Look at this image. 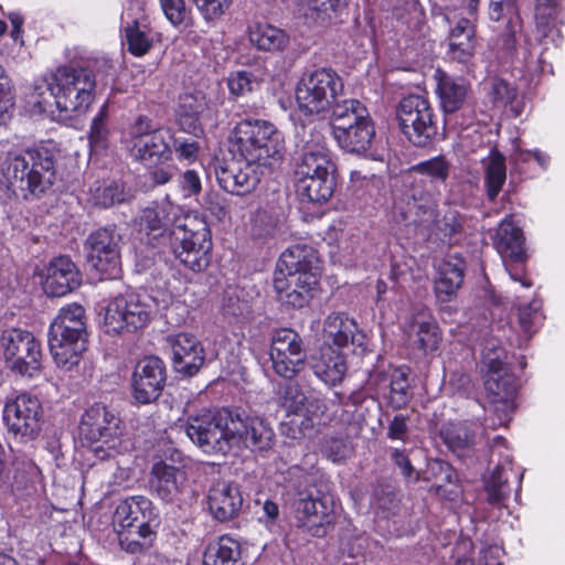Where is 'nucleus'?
<instances>
[{"mask_svg":"<svg viewBox=\"0 0 565 565\" xmlns=\"http://www.w3.org/2000/svg\"><path fill=\"white\" fill-rule=\"evenodd\" d=\"M137 224L149 239H168L175 258L190 270L201 273L210 265L212 239L207 223L183 213L168 198L142 209Z\"/></svg>","mask_w":565,"mask_h":565,"instance_id":"obj_1","label":"nucleus"},{"mask_svg":"<svg viewBox=\"0 0 565 565\" xmlns=\"http://www.w3.org/2000/svg\"><path fill=\"white\" fill-rule=\"evenodd\" d=\"M273 284L281 303L292 308L305 307L318 285L316 249L306 244L288 247L277 262Z\"/></svg>","mask_w":565,"mask_h":565,"instance_id":"obj_2","label":"nucleus"},{"mask_svg":"<svg viewBox=\"0 0 565 565\" xmlns=\"http://www.w3.org/2000/svg\"><path fill=\"white\" fill-rule=\"evenodd\" d=\"M231 145L233 153L245 163L269 170L281 160L285 150L282 134L264 119L239 121L231 134Z\"/></svg>","mask_w":565,"mask_h":565,"instance_id":"obj_3","label":"nucleus"},{"mask_svg":"<svg viewBox=\"0 0 565 565\" xmlns=\"http://www.w3.org/2000/svg\"><path fill=\"white\" fill-rule=\"evenodd\" d=\"M56 177L55 153L45 147L26 149L14 156L7 168L9 188L25 200L49 193Z\"/></svg>","mask_w":565,"mask_h":565,"instance_id":"obj_4","label":"nucleus"},{"mask_svg":"<svg viewBox=\"0 0 565 565\" xmlns=\"http://www.w3.org/2000/svg\"><path fill=\"white\" fill-rule=\"evenodd\" d=\"M86 342L85 309L77 303L63 307L49 330V348L57 366L77 365Z\"/></svg>","mask_w":565,"mask_h":565,"instance_id":"obj_5","label":"nucleus"},{"mask_svg":"<svg viewBox=\"0 0 565 565\" xmlns=\"http://www.w3.org/2000/svg\"><path fill=\"white\" fill-rule=\"evenodd\" d=\"M233 408L201 409L188 416L184 430L207 455H226L232 449Z\"/></svg>","mask_w":565,"mask_h":565,"instance_id":"obj_6","label":"nucleus"},{"mask_svg":"<svg viewBox=\"0 0 565 565\" xmlns=\"http://www.w3.org/2000/svg\"><path fill=\"white\" fill-rule=\"evenodd\" d=\"M81 437L90 444L96 458L105 460L117 454L122 435L118 414L103 403H95L82 415Z\"/></svg>","mask_w":565,"mask_h":565,"instance_id":"obj_7","label":"nucleus"},{"mask_svg":"<svg viewBox=\"0 0 565 565\" xmlns=\"http://www.w3.org/2000/svg\"><path fill=\"white\" fill-rule=\"evenodd\" d=\"M154 307V301L149 296L132 291L120 294L105 306L103 329L110 335L135 332L150 322Z\"/></svg>","mask_w":565,"mask_h":565,"instance_id":"obj_8","label":"nucleus"},{"mask_svg":"<svg viewBox=\"0 0 565 565\" xmlns=\"http://www.w3.org/2000/svg\"><path fill=\"white\" fill-rule=\"evenodd\" d=\"M342 94L341 77L331 68L320 67L302 74L296 87V102L305 115H323Z\"/></svg>","mask_w":565,"mask_h":565,"instance_id":"obj_9","label":"nucleus"},{"mask_svg":"<svg viewBox=\"0 0 565 565\" xmlns=\"http://www.w3.org/2000/svg\"><path fill=\"white\" fill-rule=\"evenodd\" d=\"M507 358L505 350L498 351L495 355L491 352L486 355V397L497 413L499 425H505L510 420L515 407L516 379L507 367Z\"/></svg>","mask_w":565,"mask_h":565,"instance_id":"obj_10","label":"nucleus"},{"mask_svg":"<svg viewBox=\"0 0 565 565\" xmlns=\"http://www.w3.org/2000/svg\"><path fill=\"white\" fill-rule=\"evenodd\" d=\"M311 475H306V487L297 492L295 514L299 529L313 537H323L332 524L333 499L319 489Z\"/></svg>","mask_w":565,"mask_h":565,"instance_id":"obj_11","label":"nucleus"},{"mask_svg":"<svg viewBox=\"0 0 565 565\" xmlns=\"http://www.w3.org/2000/svg\"><path fill=\"white\" fill-rule=\"evenodd\" d=\"M55 107L65 116L85 111L96 87L94 73L84 67L61 66L54 72Z\"/></svg>","mask_w":565,"mask_h":565,"instance_id":"obj_12","label":"nucleus"},{"mask_svg":"<svg viewBox=\"0 0 565 565\" xmlns=\"http://www.w3.org/2000/svg\"><path fill=\"white\" fill-rule=\"evenodd\" d=\"M401 131L416 147H425L437 135L436 115L429 100L420 95H408L396 108Z\"/></svg>","mask_w":565,"mask_h":565,"instance_id":"obj_13","label":"nucleus"},{"mask_svg":"<svg viewBox=\"0 0 565 565\" xmlns=\"http://www.w3.org/2000/svg\"><path fill=\"white\" fill-rule=\"evenodd\" d=\"M121 239L116 226L100 227L90 233L85 241L88 265L106 278H117L121 273Z\"/></svg>","mask_w":565,"mask_h":565,"instance_id":"obj_14","label":"nucleus"},{"mask_svg":"<svg viewBox=\"0 0 565 565\" xmlns=\"http://www.w3.org/2000/svg\"><path fill=\"white\" fill-rule=\"evenodd\" d=\"M8 367L22 376L33 377L41 369V347L35 337L25 330L11 329L1 338Z\"/></svg>","mask_w":565,"mask_h":565,"instance_id":"obj_15","label":"nucleus"},{"mask_svg":"<svg viewBox=\"0 0 565 565\" xmlns=\"http://www.w3.org/2000/svg\"><path fill=\"white\" fill-rule=\"evenodd\" d=\"M269 355L274 372L286 380L295 379L307 364L303 341L292 329L275 331Z\"/></svg>","mask_w":565,"mask_h":565,"instance_id":"obj_16","label":"nucleus"},{"mask_svg":"<svg viewBox=\"0 0 565 565\" xmlns=\"http://www.w3.org/2000/svg\"><path fill=\"white\" fill-rule=\"evenodd\" d=\"M232 448L243 444L252 451L264 452L275 445V433L269 423L257 415H250L245 409L233 408Z\"/></svg>","mask_w":565,"mask_h":565,"instance_id":"obj_17","label":"nucleus"},{"mask_svg":"<svg viewBox=\"0 0 565 565\" xmlns=\"http://www.w3.org/2000/svg\"><path fill=\"white\" fill-rule=\"evenodd\" d=\"M42 414L39 398L30 393H21L6 404L3 419L14 435L34 438L40 431Z\"/></svg>","mask_w":565,"mask_h":565,"instance_id":"obj_18","label":"nucleus"},{"mask_svg":"<svg viewBox=\"0 0 565 565\" xmlns=\"http://www.w3.org/2000/svg\"><path fill=\"white\" fill-rule=\"evenodd\" d=\"M167 381L166 365L157 356H147L135 366L131 377V394L138 404L156 402Z\"/></svg>","mask_w":565,"mask_h":565,"instance_id":"obj_19","label":"nucleus"},{"mask_svg":"<svg viewBox=\"0 0 565 565\" xmlns=\"http://www.w3.org/2000/svg\"><path fill=\"white\" fill-rule=\"evenodd\" d=\"M172 353V366L183 376L195 375L204 364L205 351L195 335L186 332L167 338Z\"/></svg>","mask_w":565,"mask_h":565,"instance_id":"obj_20","label":"nucleus"},{"mask_svg":"<svg viewBox=\"0 0 565 565\" xmlns=\"http://www.w3.org/2000/svg\"><path fill=\"white\" fill-rule=\"evenodd\" d=\"M173 135L170 129L161 127L151 135H146L132 143L131 156L146 166H158L170 161L173 156Z\"/></svg>","mask_w":565,"mask_h":565,"instance_id":"obj_21","label":"nucleus"},{"mask_svg":"<svg viewBox=\"0 0 565 565\" xmlns=\"http://www.w3.org/2000/svg\"><path fill=\"white\" fill-rule=\"evenodd\" d=\"M214 172L220 186L228 193L245 195L258 185L260 179L252 164L241 167L235 161L217 162Z\"/></svg>","mask_w":565,"mask_h":565,"instance_id":"obj_22","label":"nucleus"},{"mask_svg":"<svg viewBox=\"0 0 565 565\" xmlns=\"http://www.w3.org/2000/svg\"><path fill=\"white\" fill-rule=\"evenodd\" d=\"M466 271V262L458 255H449L437 269L434 280V292L439 305L454 301L462 287Z\"/></svg>","mask_w":565,"mask_h":565,"instance_id":"obj_23","label":"nucleus"},{"mask_svg":"<svg viewBox=\"0 0 565 565\" xmlns=\"http://www.w3.org/2000/svg\"><path fill=\"white\" fill-rule=\"evenodd\" d=\"M330 171H335V166L330 151L320 143V136L312 141H306L296 162L295 181L324 177Z\"/></svg>","mask_w":565,"mask_h":565,"instance_id":"obj_24","label":"nucleus"},{"mask_svg":"<svg viewBox=\"0 0 565 565\" xmlns=\"http://www.w3.org/2000/svg\"><path fill=\"white\" fill-rule=\"evenodd\" d=\"M81 285V274L67 256L55 257L46 267L44 291L51 297H62Z\"/></svg>","mask_w":565,"mask_h":565,"instance_id":"obj_25","label":"nucleus"},{"mask_svg":"<svg viewBox=\"0 0 565 565\" xmlns=\"http://www.w3.org/2000/svg\"><path fill=\"white\" fill-rule=\"evenodd\" d=\"M159 522V514L151 500L134 495L122 500L116 508L113 525L115 531Z\"/></svg>","mask_w":565,"mask_h":565,"instance_id":"obj_26","label":"nucleus"},{"mask_svg":"<svg viewBox=\"0 0 565 565\" xmlns=\"http://www.w3.org/2000/svg\"><path fill=\"white\" fill-rule=\"evenodd\" d=\"M476 49L477 41L473 24L467 19H460L449 33L448 58L461 64L469 73L475 67Z\"/></svg>","mask_w":565,"mask_h":565,"instance_id":"obj_27","label":"nucleus"},{"mask_svg":"<svg viewBox=\"0 0 565 565\" xmlns=\"http://www.w3.org/2000/svg\"><path fill=\"white\" fill-rule=\"evenodd\" d=\"M207 501L211 514L220 522L236 518L243 507V495L239 487L225 481L211 487Z\"/></svg>","mask_w":565,"mask_h":565,"instance_id":"obj_28","label":"nucleus"},{"mask_svg":"<svg viewBox=\"0 0 565 565\" xmlns=\"http://www.w3.org/2000/svg\"><path fill=\"white\" fill-rule=\"evenodd\" d=\"M309 365L313 374L329 386L340 384L348 370L342 352L329 343L309 358Z\"/></svg>","mask_w":565,"mask_h":565,"instance_id":"obj_29","label":"nucleus"},{"mask_svg":"<svg viewBox=\"0 0 565 565\" xmlns=\"http://www.w3.org/2000/svg\"><path fill=\"white\" fill-rule=\"evenodd\" d=\"M524 242L522 230L505 217L497 228L493 245L503 262L524 263L527 258Z\"/></svg>","mask_w":565,"mask_h":565,"instance_id":"obj_30","label":"nucleus"},{"mask_svg":"<svg viewBox=\"0 0 565 565\" xmlns=\"http://www.w3.org/2000/svg\"><path fill=\"white\" fill-rule=\"evenodd\" d=\"M185 481L184 472L164 461L156 462L149 481L150 490L163 501H172Z\"/></svg>","mask_w":565,"mask_h":565,"instance_id":"obj_31","label":"nucleus"},{"mask_svg":"<svg viewBox=\"0 0 565 565\" xmlns=\"http://www.w3.org/2000/svg\"><path fill=\"white\" fill-rule=\"evenodd\" d=\"M436 79L443 110L447 114L459 110L467 99L469 83L463 77H454L443 71H437Z\"/></svg>","mask_w":565,"mask_h":565,"instance_id":"obj_32","label":"nucleus"},{"mask_svg":"<svg viewBox=\"0 0 565 565\" xmlns=\"http://www.w3.org/2000/svg\"><path fill=\"white\" fill-rule=\"evenodd\" d=\"M374 136L375 130L370 116L333 132V137L339 146L349 152L366 151Z\"/></svg>","mask_w":565,"mask_h":565,"instance_id":"obj_33","label":"nucleus"},{"mask_svg":"<svg viewBox=\"0 0 565 565\" xmlns=\"http://www.w3.org/2000/svg\"><path fill=\"white\" fill-rule=\"evenodd\" d=\"M159 522L136 525V527L116 530L120 547L130 554H141L149 551L157 539L156 527Z\"/></svg>","mask_w":565,"mask_h":565,"instance_id":"obj_34","label":"nucleus"},{"mask_svg":"<svg viewBox=\"0 0 565 565\" xmlns=\"http://www.w3.org/2000/svg\"><path fill=\"white\" fill-rule=\"evenodd\" d=\"M296 193L302 202L324 203L333 194L335 188L334 171L324 177L295 181Z\"/></svg>","mask_w":565,"mask_h":565,"instance_id":"obj_35","label":"nucleus"},{"mask_svg":"<svg viewBox=\"0 0 565 565\" xmlns=\"http://www.w3.org/2000/svg\"><path fill=\"white\" fill-rule=\"evenodd\" d=\"M241 544L228 535L211 542L203 554V565H241Z\"/></svg>","mask_w":565,"mask_h":565,"instance_id":"obj_36","label":"nucleus"},{"mask_svg":"<svg viewBox=\"0 0 565 565\" xmlns=\"http://www.w3.org/2000/svg\"><path fill=\"white\" fill-rule=\"evenodd\" d=\"M358 326L353 319L343 313L329 315L323 323V337L328 342L340 348L354 342Z\"/></svg>","mask_w":565,"mask_h":565,"instance_id":"obj_37","label":"nucleus"},{"mask_svg":"<svg viewBox=\"0 0 565 565\" xmlns=\"http://www.w3.org/2000/svg\"><path fill=\"white\" fill-rule=\"evenodd\" d=\"M413 326L416 330V344L424 353L435 352L441 341L440 329L427 308H420L414 317Z\"/></svg>","mask_w":565,"mask_h":565,"instance_id":"obj_38","label":"nucleus"},{"mask_svg":"<svg viewBox=\"0 0 565 565\" xmlns=\"http://www.w3.org/2000/svg\"><path fill=\"white\" fill-rule=\"evenodd\" d=\"M340 97L335 98L330 107L332 132L370 116L366 107L360 100L340 99Z\"/></svg>","mask_w":565,"mask_h":565,"instance_id":"obj_39","label":"nucleus"},{"mask_svg":"<svg viewBox=\"0 0 565 565\" xmlns=\"http://www.w3.org/2000/svg\"><path fill=\"white\" fill-rule=\"evenodd\" d=\"M484 168V185L489 200L493 201L507 180L504 156L497 149H491L487 159L482 161Z\"/></svg>","mask_w":565,"mask_h":565,"instance_id":"obj_40","label":"nucleus"},{"mask_svg":"<svg viewBox=\"0 0 565 565\" xmlns=\"http://www.w3.org/2000/svg\"><path fill=\"white\" fill-rule=\"evenodd\" d=\"M249 41L260 51L278 52L289 44L287 33L270 24H256L249 29Z\"/></svg>","mask_w":565,"mask_h":565,"instance_id":"obj_41","label":"nucleus"},{"mask_svg":"<svg viewBox=\"0 0 565 565\" xmlns=\"http://www.w3.org/2000/svg\"><path fill=\"white\" fill-rule=\"evenodd\" d=\"M445 445L458 457L468 456L473 446L476 436L472 430L462 424H448L440 430Z\"/></svg>","mask_w":565,"mask_h":565,"instance_id":"obj_42","label":"nucleus"},{"mask_svg":"<svg viewBox=\"0 0 565 565\" xmlns=\"http://www.w3.org/2000/svg\"><path fill=\"white\" fill-rule=\"evenodd\" d=\"M386 394L387 404L393 409L404 408L412 399L413 393L408 381V372L404 367H397L390 373V383Z\"/></svg>","mask_w":565,"mask_h":565,"instance_id":"obj_43","label":"nucleus"},{"mask_svg":"<svg viewBox=\"0 0 565 565\" xmlns=\"http://www.w3.org/2000/svg\"><path fill=\"white\" fill-rule=\"evenodd\" d=\"M276 397L278 404L287 414L299 415L303 413L307 395L299 383L289 380V382L278 384Z\"/></svg>","mask_w":565,"mask_h":565,"instance_id":"obj_44","label":"nucleus"},{"mask_svg":"<svg viewBox=\"0 0 565 565\" xmlns=\"http://www.w3.org/2000/svg\"><path fill=\"white\" fill-rule=\"evenodd\" d=\"M307 8V17L319 25L331 23L349 0H301Z\"/></svg>","mask_w":565,"mask_h":565,"instance_id":"obj_45","label":"nucleus"},{"mask_svg":"<svg viewBox=\"0 0 565 565\" xmlns=\"http://www.w3.org/2000/svg\"><path fill=\"white\" fill-rule=\"evenodd\" d=\"M56 89L53 72L49 77H43L34 83L31 103L40 113L51 111V107L55 105Z\"/></svg>","mask_w":565,"mask_h":565,"instance_id":"obj_46","label":"nucleus"},{"mask_svg":"<svg viewBox=\"0 0 565 565\" xmlns=\"http://www.w3.org/2000/svg\"><path fill=\"white\" fill-rule=\"evenodd\" d=\"M125 38L128 51L135 56H142L152 47V39L147 32V26H141L138 21L127 24Z\"/></svg>","mask_w":565,"mask_h":565,"instance_id":"obj_47","label":"nucleus"},{"mask_svg":"<svg viewBox=\"0 0 565 565\" xmlns=\"http://www.w3.org/2000/svg\"><path fill=\"white\" fill-rule=\"evenodd\" d=\"M451 163L445 156H437L418 162L412 167V171L425 175L433 182L444 183L449 177Z\"/></svg>","mask_w":565,"mask_h":565,"instance_id":"obj_48","label":"nucleus"},{"mask_svg":"<svg viewBox=\"0 0 565 565\" xmlns=\"http://www.w3.org/2000/svg\"><path fill=\"white\" fill-rule=\"evenodd\" d=\"M488 500L492 504L502 503L511 492L508 483L507 470L502 466H497L486 483Z\"/></svg>","mask_w":565,"mask_h":565,"instance_id":"obj_49","label":"nucleus"},{"mask_svg":"<svg viewBox=\"0 0 565 565\" xmlns=\"http://www.w3.org/2000/svg\"><path fill=\"white\" fill-rule=\"evenodd\" d=\"M92 200L95 205L109 207L125 201V193L115 182L95 183L90 188Z\"/></svg>","mask_w":565,"mask_h":565,"instance_id":"obj_50","label":"nucleus"},{"mask_svg":"<svg viewBox=\"0 0 565 565\" xmlns=\"http://www.w3.org/2000/svg\"><path fill=\"white\" fill-rule=\"evenodd\" d=\"M321 452L333 462L348 459L353 448L348 437L326 436L320 444Z\"/></svg>","mask_w":565,"mask_h":565,"instance_id":"obj_51","label":"nucleus"},{"mask_svg":"<svg viewBox=\"0 0 565 565\" xmlns=\"http://www.w3.org/2000/svg\"><path fill=\"white\" fill-rule=\"evenodd\" d=\"M164 17L173 26H190L192 24L191 10L185 0H159Z\"/></svg>","mask_w":565,"mask_h":565,"instance_id":"obj_52","label":"nucleus"},{"mask_svg":"<svg viewBox=\"0 0 565 565\" xmlns=\"http://www.w3.org/2000/svg\"><path fill=\"white\" fill-rule=\"evenodd\" d=\"M559 0H535L534 18L536 28L546 35L556 19Z\"/></svg>","mask_w":565,"mask_h":565,"instance_id":"obj_53","label":"nucleus"},{"mask_svg":"<svg viewBox=\"0 0 565 565\" xmlns=\"http://www.w3.org/2000/svg\"><path fill=\"white\" fill-rule=\"evenodd\" d=\"M523 30V21L519 12H514L509 17L505 29L500 35L501 49L512 55L516 51V34Z\"/></svg>","mask_w":565,"mask_h":565,"instance_id":"obj_54","label":"nucleus"},{"mask_svg":"<svg viewBox=\"0 0 565 565\" xmlns=\"http://www.w3.org/2000/svg\"><path fill=\"white\" fill-rule=\"evenodd\" d=\"M258 82L254 74L247 71H236L230 74L227 86L230 92L236 96H243L254 90Z\"/></svg>","mask_w":565,"mask_h":565,"instance_id":"obj_55","label":"nucleus"},{"mask_svg":"<svg viewBox=\"0 0 565 565\" xmlns=\"http://www.w3.org/2000/svg\"><path fill=\"white\" fill-rule=\"evenodd\" d=\"M327 409L328 407L324 399L316 396H307L303 413L300 414L305 417V420L301 423V425L312 427L316 424H321Z\"/></svg>","mask_w":565,"mask_h":565,"instance_id":"obj_56","label":"nucleus"},{"mask_svg":"<svg viewBox=\"0 0 565 565\" xmlns=\"http://www.w3.org/2000/svg\"><path fill=\"white\" fill-rule=\"evenodd\" d=\"M206 21L218 19L230 8L232 0H193Z\"/></svg>","mask_w":565,"mask_h":565,"instance_id":"obj_57","label":"nucleus"},{"mask_svg":"<svg viewBox=\"0 0 565 565\" xmlns=\"http://www.w3.org/2000/svg\"><path fill=\"white\" fill-rule=\"evenodd\" d=\"M542 315L537 307L532 305L519 308V323L521 329L527 337H531L536 332L539 324L541 323Z\"/></svg>","mask_w":565,"mask_h":565,"instance_id":"obj_58","label":"nucleus"},{"mask_svg":"<svg viewBox=\"0 0 565 565\" xmlns=\"http://www.w3.org/2000/svg\"><path fill=\"white\" fill-rule=\"evenodd\" d=\"M184 198L198 195L202 190L201 179L196 171L186 170L179 181Z\"/></svg>","mask_w":565,"mask_h":565,"instance_id":"obj_59","label":"nucleus"},{"mask_svg":"<svg viewBox=\"0 0 565 565\" xmlns=\"http://www.w3.org/2000/svg\"><path fill=\"white\" fill-rule=\"evenodd\" d=\"M408 417L403 414H397L393 417V419L388 423L387 426V438L392 440H402L406 441L408 435Z\"/></svg>","mask_w":565,"mask_h":565,"instance_id":"obj_60","label":"nucleus"},{"mask_svg":"<svg viewBox=\"0 0 565 565\" xmlns=\"http://www.w3.org/2000/svg\"><path fill=\"white\" fill-rule=\"evenodd\" d=\"M391 459L401 469V472L405 478H412L414 481L418 480V473H415V469L404 450L393 448L391 451Z\"/></svg>","mask_w":565,"mask_h":565,"instance_id":"obj_61","label":"nucleus"},{"mask_svg":"<svg viewBox=\"0 0 565 565\" xmlns=\"http://www.w3.org/2000/svg\"><path fill=\"white\" fill-rule=\"evenodd\" d=\"M172 146L174 147V151L180 160L193 162L198 158L200 147L196 141H180L173 138Z\"/></svg>","mask_w":565,"mask_h":565,"instance_id":"obj_62","label":"nucleus"},{"mask_svg":"<svg viewBox=\"0 0 565 565\" xmlns=\"http://www.w3.org/2000/svg\"><path fill=\"white\" fill-rule=\"evenodd\" d=\"M514 12L512 0H490L489 2V18L492 21H500L507 14L510 17Z\"/></svg>","mask_w":565,"mask_h":565,"instance_id":"obj_63","label":"nucleus"},{"mask_svg":"<svg viewBox=\"0 0 565 565\" xmlns=\"http://www.w3.org/2000/svg\"><path fill=\"white\" fill-rule=\"evenodd\" d=\"M275 228V223L270 215L266 212H259L256 214L253 222V234L257 237H266L271 235Z\"/></svg>","mask_w":565,"mask_h":565,"instance_id":"obj_64","label":"nucleus"}]
</instances>
